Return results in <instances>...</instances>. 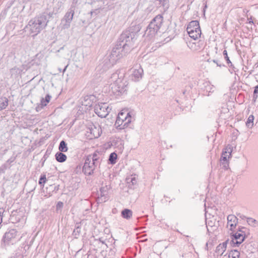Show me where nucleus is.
<instances>
[{"mask_svg":"<svg viewBox=\"0 0 258 258\" xmlns=\"http://www.w3.org/2000/svg\"><path fill=\"white\" fill-rule=\"evenodd\" d=\"M88 160H90L91 161L95 162V163L99 165V161H98V154L96 153H94L92 154L88 155L86 157Z\"/></svg>","mask_w":258,"mask_h":258,"instance_id":"a878e982","label":"nucleus"},{"mask_svg":"<svg viewBox=\"0 0 258 258\" xmlns=\"http://www.w3.org/2000/svg\"><path fill=\"white\" fill-rule=\"evenodd\" d=\"M141 29V25L140 24L132 25L127 31L131 33L134 36L138 37V33Z\"/></svg>","mask_w":258,"mask_h":258,"instance_id":"412c9836","label":"nucleus"},{"mask_svg":"<svg viewBox=\"0 0 258 258\" xmlns=\"http://www.w3.org/2000/svg\"><path fill=\"white\" fill-rule=\"evenodd\" d=\"M10 258H13V257H10Z\"/></svg>","mask_w":258,"mask_h":258,"instance_id":"603ef678","label":"nucleus"},{"mask_svg":"<svg viewBox=\"0 0 258 258\" xmlns=\"http://www.w3.org/2000/svg\"><path fill=\"white\" fill-rule=\"evenodd\" d=\"M81 233V227L79 223H77L75 226V229L73 231V235L77 237L79 236Z\"/></svg>","mask_w":258,"mask_h":258,"instance_id":"2f4dec72","label":"nucleus"},{"mask_svg":"<svg viewBox=\"0 0 258 258\" xmlns=\"http://www.w3.org/2000/svg\"><path fill=\"white\" fill-rule=\"evenodd\" d=\"M212 60H211V61H212ZM208 61L209 62H210V61H211V60L208 59Z\"/></svg>","mask_w":258,"mask_h":258,"instance_id":"3c124183","label":"nucleus"},{"mask_svg":"<svg viewBox=\"0 0 258 258\" xmlns=\"http://www.w3.org/2000/svg\"><path fill=\"white\" fill-rule=\"evenodd\" d=\"M58 70H59V72H62V70H61V69H59Z\"/></svg>","mask_w":258,"mask_h":258,"instance_id":"8fccbe9b","label":"nucleus"},{"mask_svg":"<svg viewBox=\"0 0 258 258\" xmlns=\"http://www.w3.org/2000/svg\"><path fill=\"white\" fill-rule=\"evenodd\" d=\"M17 231L14 229H11L8 231L6 232L3 237L4 242H9L12 239L16 237Z\"/></svg>","mask_w":258,"mask_h":258,"instance_id":"6ab92c4d","label":"nucleus"},{"mask_svg":"<svg viewBox=\"0 0 258 258\" xmlns=\"http://www.w3.org/2000/svg\"><path fill=\"white\" fill-rule=\"evenodd\" d=\"M253 120H254V116L253 115H250L249 116L246 122V125L248 128H252L253 125Z\"/></svg>","mask_w":258,"mask_h":258,"instance_id":"c85d7f7f","label":"nucleus"},{"mask_svg":"<svg viewBox=\"0 0 258 258\" xmlns=\"http://www.w3.org/2000/svg\"><path fill=\"white\" fill-rule=\"evenodd\" d=\"M131 121L132 116L130 113L120 112L117 117L115 124L118 125L119 129H122L127 127Z\"/></svg>","mask_w":258,"mask_h":258,"instance_id":"6e6552de","label":"nucleus"},{"mask_svg":"<svg viewBox=\"0 0 258 258\" xmlns=\"http://www.w3.org/2000/svg\"><path fill=\"white\" fill-rule=\"evenodd\" d=\"M143 70L140 66H137L133 69L131 75V79L135 82L139 81L143 77Z\"/></svg>","mask_w":258,"mask_h":258,"instance_id":"9b49d317","label":"nucleus"},{"mask_svg":"<svg viewBox=\"0 0 258 258\" xmlns=\"http://www.w3.org/2000/svg\"><path fill=\"white\" fill-rule=\"evenodd\" d=\"M63 206V203L61 202H58L56 205L57 209L61 208Z\"/></svg>","mask_w":258,"mask_h":258,"instance_id":"79ce46f5","label":"nucleus"},{"mask_svg":"<svg viewBox=\"0 0 258 258\" xmlns=\"http://www.w3.org/2000/svg\"><path fill=\"white\" fill-rule=\"evenodd\" d=\"M233 231L230 233L231 236L232 238L231 241L233 243V246H238L245 239V236L243 234L240 233H235L233 234Z\"/></svg>","mask_w":258,"mask_h":258,"instance_id":"4468645a","label":"nucleus"},{"mask_svg":"<svg viewBox=\"0 0 258 258\" xmlns=\"http://www.w3.org/2000/svg\"><path fill=\"white\" fill-rule=\"evenodd\" d=\"M246 219L248 225L254 227L258 226V222L255 219L250 217L246 218Z\"/></svg>","mask_w":258,"mask_h":258,"instance_id":"c756f323","label":"nucleus"},{"mask_svg":"<svg viewBox=\"0 0 258 258\" xmlns=\"http://www.w3.org/2000/svg\"><path fill=\"white\" fill-rule=\"evenodd\" d=\"M110 185H105L100 188V196L98 197V201L100 203H103L109 199L108 191L110 189Z\"/></svg>","mask_w":258,"mask_h":258,"instance_id":"dca6fc26","label":"nucleus"},{"mask_svg":"<svg viewBox=\"0 0 258 258\" xmlns=\"http://www.w3.org/2000/svg\"><path fill=\"white\" fill-rule=\"evenodd\" d=\"M246 228L244 227H239L238 228V231L240 232L242 234H244V235H245V231H244V229H245Z\"/></svg>","mask_w":258,"mask_h":258,"instance_id":"a19ab883","label":"nucleus"},{"mask_svg":"<svg viewBox=\"0 0 258 258\" xmlns=\"http://www.w3.org/2000/svg\"><path fill=\"white\" fill-rule=\"evenodd\" d=\"M117 155L115 152L111 153L109 156V161L111 164H114L116 162Z\"/></svg>","mask_w":258,"mask_h":258,"instance_id":"7c9ffc66","label":"nucleus"},{"mask_svg":"<svg viewBox=\"0 0 258 258\" xmlns=\"http://www.w3.org/2000/svg\"><path fill=\"white\" fill-rule=\"evenodd\" d=\"M121 216L122 218L128 220L132 217L133 212L130 209H124L121 211Z\"/></svg>","mask_w":258,"mask_h":258,"instance_id":"b1692460","label":"nucleus"},{"mask_svg":"<svg viewBox=\"0 0 258 258\" xmlns=\"http://www.w3.org/2000/svg\"><path fill=\"white\" fill-rule=\"evenodd\" d=\"M98 165L92 162L90 160L86 158L83 167V172L85 175H90L92 174L95 168Z\"/></svg>","mask_w":258,"mask_h":258,"instance_id":"9d476101","label":"nucleus"},{"mask_svg":"<svg viewBox=\"0 0 258 258\" xmlns=\"http://www.w3.org/2000/svg\"><path fill=\"white\" fill-rule=\"evenodd\" d=\"M189 36L196 40L201 37L202 32L198 21H192L189 23L186 28Z\"/></svg>","mask_w":258,"mask_h":258,"instance_id":"423d86ee","label":"nucleus"},{"mask_svg":"<svg viewBox=\"0 0 258 258\" xmlns=\"http://www.w3.org/2000/svg\"><path fill=\"white\" fill-rule=\"evenodd\" d=\"M240 252L236 249L231 250L229 251L228 254L229 258H239Z\"/></svg>","mask_w":258,"mask_h":258,"instance_id":"cd10ccee","label":"nucleus"},{"mask_svg":"<svg viewBox=\"0 0 258 258\" xmlns=\"http://www.w3.org/2000/svg\"><path fill=\"white\" fill-rule=\"evenodd\" d=\"M94 112L98 116L104 118L106 117L111 110L106 103H98L94 106Z\"/></svg>","mask_w":258,"mask_h":258,"instance_id":"1a4fd4ad","label":"nucleus"},{"mask_svg":"<svg viewBox=\"0 0 258 258\" xmlns=\"http://www.w3.org/2000/svg\"><path fill=\"white\" fill-rule=\"evenodd\" d=\"M58 149L60 152H66L68 151V148L67 147V144L66 143V142L63 140L60 141Z\"/></svg>","mask_w":258,"mask_h":258,"instance_id":"bb28decb","label":"nucleus"},{"mask_svg":"<svg viewBox=\"0 0 258 258\" xmlns=\"http://www.w3.org/2000/svg\"><path fill=\"white\" fill-rule=\"evenodd\" d=\"M136 40V36H134L126 30L121 34L117 42L121 44V46L125 48L126 51L130 52Z\"/></svg>","mask_w":258,"mask_h":258,"instance_id":"39448f33","label":"nucleus"},{"mask_svg":"<svg viewBox=\"0 0 258 258\" xmlns=\"http://www.w3.org/2000/svg\"><path fill=\"white\" fill-rule=\"evenodd\" d=\"M258 94V86H256L254 87V91H253V100L255 101L256 98H257Z\"/></svg>","mask_w":258,"mask_h":258,"instance_id":"4c0bfd02","label":"nucleus"},{"mask_svg":"<svg viewBox=\"0 0 258 258\" xmlns=\"http://www.w3.org/2000/svg\"><path fill=\"white\" fill-rule=\"evenodd\" d=\"M75 6H71L68 11L65 14L64 17L61 20L60 25L62 29H66L70 27L71 23L73 20L75 14Z\"/></svg>","mask_w":258,"mask_h":258,"instance_id":"0eeeda50","label":"nucleus"},{"mask_svg":"<svg viewBox=\"0 0 258 258\" xmlns=\"http://www.w3.org/2000/svg\"><path fill=\"white\" fill-rule=\"evenodd\" d=\"M159 2V4L163 6L165 9L168 8L169 0H157Z\"/></svg>","mask_w":258,"mask_h":258,"instance_id":"e433bc0d","label":"nucleus"},{"mask_svg":"<svg viewBox=\"0 0 258 258\" xmlns=\"http://www.w3.org/2000/svg\"><path fill=\"white\" fill-rule=\"evenodd\" d=\"M46 182V175L45 174H41L39 178L38 183L41 186L43 187L44 183Z\"/></svg>","mask_w":258,"mask_h":258,"instance_id":"f704fd0d","label":"nucleus"},{"mask_svg":"<svg viewBox=\"0 0 258 258\" xmlns=\"http://www.w3.org/2000/svg\"><path fill=\"white\" fill-rule=\"evenodd\" d=\"M78 2V0H73L72 4L71 6L74 5L76 7V5L77 4Z\"/></svg>","mask_w":258,"mask_h":258,"instance_id":"c03bdc74","label":"nucleus"},{"mask_svg":"<svg viewBox=\"0 0 258 258\" xmlns=\"http://www.w3.org/2000/svg\"><path fill=\"white\" fill-rule=\"evenodd\" d=\"M52 16V14L44 13L33 19L30 20L26 26L25 29L32 34L33 36H36L42 30L45 28L49 22V19Z\"/></svg>","mask_w":258,"mask_h":258,"instance_id":"f03ea898","label":"nucleus"},{"mask_svg":"<svg viewBox=\"0 0 258 258\" xmlns=\"http://www.w3.org/2000/svg\"><path fill=\"white\" fill-rule=\"evenodd\" d=\"M228 241H226L222 243L219 244L216 247V252L220 255H222L226 249L227 243Z\"/></svg>","mask_w":258,"mask_h":258,"instance_id":"4be33fe9","label":"nucleus"},{"mask_svg":"<svg viewBox=\"0 0 258 258\" xmlns=\"http://www.w3.org/2000/svg\"><path fill=\"white\" fill-rule=\"evenodd\" d=\"M163 18L161 15H158L154 17L147 26L145 35L151 39L160 32V29L163 24Z\"/></svg>","mask_w":258,"mask_h":258,"instance_id":"7ed1b4c3","label":"nucleus"},{"mask_svg":"<svg viewBox=\"0 0 258 258\" xmlns=\"http://www.w3.org/2000/svg\"><path fill=\"white\" fill-rule=\"evenodd\" d=\"M126 181L127 183L130 184L131 183L133 185L136 184L137 183V179L136 177L133 175H132L131 177L126 178Z\"/></svg>","mask_w":258,"mask_h":258,"instance_id":"72a5a7b5","label":"nucleus"},{"mask_svg":"<svg viewBox=\"0 0 258 258\" xmlns=\"http://www.w3.org/2000/svg\"><path fill=\"white\" fill-rule=\"evenodd\" d=\"M238 223V219L234 215H229L227 216V227L229 229L233 231Z\"/></svg>","mask_w":258,"mask_h":258,"instance_id":"f3484780","label":"nucleus"},{"mask_svg":"<svg viewBox=\"0 0 258 258\" xmlns=\"http://www.w3.org/2000/svg\"><path fill=\"white\" fill-rule=\"evenodd\" d=\"M21 70L17 67H14L10 70V73L12 76H16L20 74Z\"/></svg>","mask_w":258,"mask_h":258,"instance_id":"c9c22d12","label":"nucleus"},{"mask_svg":"<svg viewBox=\"0 0 258 258\" xmlns=\"http://www.w3.org/2000/svg\"><path fill=\"white\" fill-rule=\"evenodd\" d=\"M15 159L16 157H11L6 162V163H8L9 165H11V164L15 161Z\"/></svg>","mask_w":258,"mask_h":258,"instance_id":"58836bf2","label":"nucleus"},{"mask_svg":"<svg viewBox=\"0 0 258 258\" xmlns=\"http://www.w3.org/2000/svg\"><path fill=\"white\" fill-rule=\"evenodd\" d=\"M232 150L229 149H226V151H223L221 157V163L225 169H227L229 166L228 160L229 158L231 155Z\"/></svg>","mask_w":258,"mask_h":258,"instance_id":"2eb2a0df","label":"nucleus"},{"mask_svg":"<svg viewBox=\"0 0 258 258\" xmlns=\"http://www.w3.org/2000/svg\"><path fill=\"white\" fill-rule=\"evenodd\" d=\"M237 216H239V217L242 219H244V218H246V217L243 215H241L240 214H237Z\"/></svg>","mask_w":258,"mask_h":258,"instance_id":"a18cd8bd","label":"nucleus"},{"mask_svg":"<svg viewBox=\"0 0 258 258\" xmlns=\"http://www.w3.org/2000/svg\"><path fill=\"white\" fill-rule=\"evenodd\" d=\"M51 96L47 94L45 96V99L42 98L40 100V103L38 104L36 107V110L37 112L40 111L44 107L46 106L50 100Z\"/></svg>","mask_w":258,"mask_h":258,"instance_id":"a211bd4d","label":"nucleus"},{"mask_svg":"<svg viewBox=\"0 0 258 258\" xmlns=\"http://www.w3.org/2000/svg\"><path fill=\"white\" fill-rule=\"evenodd\" d=\"M89 130V132H87V133H90L91 135L90 136V139L98 138L102 133L101 128L98 124L91 125Z\"/></svg>","mask_w":258,"mask_h":258,"instance_id":"f8f14e48","label":"nucleus"},{"mask_svg":"<svg viewBox=\"0 0 258 258\" xmlns=\"http://www.w3.org/2000/svg\"><path fill=\"white\" fill-rule=\"evenodd\" d=\"M121 45V44L116 42V44L112 48L109 54L106 56L105 60L107 59L108 60L109 64H107L108 66H113L118 60L129 52L128 51H126L125 48Z\"/></svg>","mask_w":258,"mask_h":258,"instance_id":"20e7f679","label":"nucleus"},{"mask_svg":"<svg viewBox=\"0 0 258 258\" xmlns=\"http://www.w3.org/2000/svg\"><path fill=\"white\" fill-rule=\"evenodd\" d=\"M69 66V64H68L67 65H66L64 67V68L63 69V70L62 71V72L63 73V74L66 72L68 67Z\"/></svg>","mask_w":258,"mask_h":258,"instance_id":"49530a36","label":"nucleus"},{"mask_svg":"<svg viewBox=\"0 0 258 258\" xmlns=\"http://www.w3.org/2000/svg\"><path fill=\"white\" fill-rule=\"evenodd\" d=\"M212 61L213 62H214V63H216V64L217 65V66L221 67V64L219 63V62H218V60H215V59H213Z\"/></svg>","mask_w":258,"mask_h":258,"instance_id":"37998d69","label":"nucleus"},{"mask_svg":"<svg viewBox=\"0 0 258 258\" xmlns=\"http://www.w3.org/2000/svg\"><path fill=\"white\" fill-rule=\"evenodd\" d=\"M187 46L192 51H200L204 48L205 43L204 40H200L197 42H189Z\"/></svg>","mask_w":258,"mask_h":258,"instance_id":"ddd939ff","label":"nucleus"},{"mask_svg":"<svg viewBox=\"0 0 258 258\" xmlns=\"http://www.w3.org/2000/svg\"><path fill=\"white\" fill-rule=\"evenodd\" d=\"M50 187L53 188V191H55V192H56L58 190L59 185H50Z\"/></svg>","mask_w":258,"mask_h":258,"instance_id":"ea45409f","label":"nucleus"},{"mask_svg":"<svg viewBox=\"0 0 258 258\" xmlns=\"http://www.w3.org/2000/svg\"><path fill=\"white\" fill-rule=\"evenodd\" d=\"M9 104V99L6 97H0V111L5 109Z\"/></svg>","mask_w":258,"mask_h":258,"instance_id":"5701e85b","label":"nucleus"},{"mask_svg":"<svg viewBox=\"0 0 258 258\" xmlns=\"http://www.w3.org/2000/svg\"><path fill=\"white\" fill-rule=\"evenodd\" d=\"M57 161L62 163L67 160V156L61 152H57L55 155Z\"/></svg>","mask_w":258,"mask_h":258,"instance_id":"393cba45","label":"nucleus"},{"mask_svg":"<svg viewBox=\"0 0 258 258\" xmlns=\"http://www.w3.org/2000/svg\"><path fill=\"white\" fill-rule=\"evenodd\" d=\"M99 240H100V242H101L102 243H104V241H102V240H101L100 238L99 239Z\"/></svg>","mask_w":258,"mask_h":258,"instance_id":"09e8293b","label":"nucleus"},{"mask_svg":"<svg viewBox=\"0 0 258 258\" xmlns=\"http://www.w3.org/2000/svg\"><path fill=\"white\" fill-rule=\"evenodd\" d=\"M124 71L123 70H117L111 75L110 82H111L110 91L116 97L120 96L125 93L127 84L124 80Z\"/></svg>","mask_w":258,"mask_h":258,"instance_id":"f257e3e1","label":"nucleus"},{"mask_svg":"<svg viewBox=\"0 0 258 258\" xmlns=\"http://www.w3.org/2000/svg\"><path fill=\"white\" fill-rule=\"evenodd\" d=\"M96 101V97L94 95H90L84 97V104L85 106L92 107Z\"/></svg>","mask_w":258,"mask_h":258,"instance_id":"aec40b11","label":"nucleus"},{"mask_svg":"<svg viewBox=\"0 0 258 258\" xmlns=\"http://www.w3.org/2000/svg\"><path fill=\"white\" fill-rule=\"evenodd\" d=\"M223 55L224 56V58L226 59L227 63L228 64L229 67H233V69L234 67L233 66L232 62H231L229 57L228 56L227 52L226 50H224L223 52Z\"/></svg>","mask_w":258,"mask_h":258,"instance_id":"473e14b6","label":"nucleus"},{"mask_svg":"<svg viewBox=\"0 0 258 258\" xmlns=\"http://www.w3.org/2000/svg\"><path fill=\"white\" fill-rule=\"evenodd\" d=\"M248 23L253 24V22L252 21L251 18H250V19H248Z\"/></svg>","mask_w":258,"mask_h":258,"instance_id":"de8ad7c7","label":"nucleus"}]
</instances>
